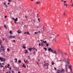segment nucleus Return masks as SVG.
<instances>
[{
    "mask_svg": "<svg viewBox=\"0 0 73 73\" xmlns=\"http://www.w3.org/2000/svg\"><path fill=\"white\" fill-rule=\"evenodd\" d=\"M50 50L51 51V52L55 54L56 55V54L57 53V52H56V50H54L53 51V50L51 49V48H48V51H50Z\"/></svg>",
    "mask_w": 73,
    "mask_h": 73,
    "instance_id": "f257e3e1",
    "label": "nucleus"
},
{
    "mask_svg": "<svg viewBox=\"0 0 73 73\" xmlns=\"http://www.w3.org/2000/svg\"><path fill=\"white\" fill-rule=\"evenodd\" d=\"M1 48L2 51H3V52H5V48H4V47H3V45H1Z\"/></svg>",
    "mask_w": 73,
    "mask_h": 73,
    "instance_id": "f03ea898",
    "label": "nucleus"
},
{
    "mask_svg": "<svg viewBox=\"0 0 73 73\" xmlns=\"http://www.w3.org/2000/svg\"><path fill=\"white\" fill-rule=\"evenodd\" d=\"M72 65H70L69 66V68L70 69V71L72 73H73V72L72 71Z\"/></svg>",
    "mask_w": 73,
    "mask_h": 73,
    "instance_id": "7ed1b4c3",
    "label": "nucleus"
},
{
    "mask_svg": "<svg viewBox=\"0 0 73 73\" xmlns=\"http://www.w3.org/2000/svg\"><path fill=\"white\" fill-rule=\"evenodd\" d=\"M0 60L1 61H5V59L1 57H0Z\"/></svg>",
    "mask_w": 73,
    "mask_h": 73,
    "instance_id": "20e7f679",
    "label": "nucleus"
},
{
    "mask_svg": "<svg viewBox=\"0 0 73 73\" xmlns=\"http://www.w3.org/2000/svg\"><path fill=\"white\" fill-rule=\"evenodd\" d=\"M60 71L61 72V73H62V72L63 73H64V72H65V70H64V69L62 68L60 70Z\"/></svg>",
    "mask_w": 73,
    "mask_h": 73,
    "instance_id": "39448f33",
    "label": "nucleus"
},
{
    "mask_svg": "<svg viewBox=\"0 0 73 73\" xmlns=\"http://www.w3.org/2000/svg\"><path fill=\"white\" fill-rule=\"evenodd\" d=\"M66 2V1H64L63 2L64 4V6H66V7H67L68 5L67 4H65Z\"/></svg>",
    "mask_w": 73,
    "mask_h": 73,
    "instance_id": "423d86ee",
    "label": "nucleus"
},
{
    "mask_svg": "<svg viewBox=\"0 0 73 73\" xmlns=\"http://www.w3.org/2000/svg\"><path fill=\"white\" fill-rule=\"evenodd\" d=\"M57 73H61V70H57Z\"/></svg>",
    "mask_w": 73,
    "mask_h": 73,
    "instance_id": "0eeeda50",
    "label": "nucleus"
},
{
    "mask_svg": "<svg viewBox=\"0 0 73 73\" xmlns=\"http://www.w3.org/2000/svg\"><path fill=\"white\" fill-rule=\"evenodd\" d=\"M63 17H65L66 16V13H65V11H64L63 13Z\"/></svg>",
    "mask_w": 73,
    "mask_h": 73,
    "instance_id": "6e6552de",
    "label": "nucleus"
},
{
    "mask_svg": "<svg viewBox=\"0 0 73 73\" xmlns=\"http://www.w3.org/2000/svg\"><path fill=\"white\" fill-rule=\"evenodd\" d=\"M9 37L10 38H15V36H10Z\"/></svg>",
    "mask_w": 73,
    "mask_h": 73,
    "instance_id": "1a4fd4ad",
    "label": "nucleus"
},
{
    "mask_svg": "<svg viewBox=\"0 0 73 73\" xmlns=\"http://www.w3.org/2000/svg\"><path fill=\"white\" fill-rule=\"evenodd\" d=\"M36 4H41V1L39 2H36Z\"/></svg>",
    "mask_w": 73,
    "mask_h": 73,
    "instance_id": "9d476101",
    "label": "nucleus"
},
{
    "mask_svg": "<svg viewBox=\"0 0 73 73\" xmlns=\"http://www.w3.org/2000/svg\"><path fill=\"white\" fill-rule=\"evenodd\" d=\"M22 66L23 67H24L25 68H26V67L25 66V64H23V65H22Z\"/></svg>",
    "mask_w": 73,
    "mask_h": 73,
    "instance_id": "9b49d317",
    "label": "nucleus"
},
{
    "mask_svg": "<svg viewBox=\"0 0 73 73\" xmlns=\"http://www.w3.org/2000/svg\"><path fill=\"white\" fill-rule=\"evenodd\" d=\"M41 46H44V43L42 42V43H41Z\"/></svg>",
    "mask_w": 73,
    "mask_h": 73,
    "instance_id": "f8f14e48",
    "label": "nucleus"
},
{
    "mask_svg": "<svg viewBox=\"0 0 73 73\" xmlns=\"http://www.w3.org/2000/svg\"><path fill=\"white\" fill-rule=\"evenodd\" d=\"M67 62H70V61H69V59H68H68H67Z\"/></svg>",
    "mask_w": 73,
    "mask_h": 73,
    "instance_id": "ddd939ff",
    "label": "nucleus"
},
{
    "mask_svg": "<svg viewBox=\"0 0 73 73\" xmlns=\"http://www.w3.org/2000/svg\"><path fill=\"white\" fill-rule=\"evenodd\" d=\"M15 60H16V61H15V62H17V58H15Z\"/></svg>",
    "mask_w": 73,
    "mask_h": 73,
    "instance_id": "4468645a",
    "label": "nucleus"
},
{
    "mask_svg": "<svg viewBox=\"0 0 73 73\" xmlns=\"http://www.w3.org/2000/svg\"><path fill=\"white\" fill-rule=\"evenodd\" d=\"M32 48H30L29 49V51H30V52H31V50H32Z\"/></svg>",
    "mask_w": 73,
    "mask_h": 73,
    "instance_id": "2eb2a0df",
    "label": "nucleus"
},
{
    "mask_svg": "<svg viewBox=\"0 0 73 73\" xmlns=\"http://www.w3.org/2000/svg\"><path fill=\"white\" fill-rule=\"evenodd\" d=\"M18 62L20 64H21V60H18Z\"/></svg>",
    "mask_w": 73,
    "mask_h": 73,
    "instance_id": "dca6fc26",
    "label": "nucleus"
},
{
    "mask_svg": "<svg viewBox=\"0 0 73 73\" xmlns=\"http://www.w3.org/2000/svg\"><path fill=\"white\" fill-rule=\"evenodd\" d=\"M15 21H17V18H16L15 19V20H14Z\"/></svg>",
    "mask_w": 73,
    "mask_h": 73,
    "instance_id": "f3484780",
    "label": "nucleus"
},
{
    "mask_svg": "<svg viewBox=\"0 0 73 73\" xmlns=\"http://www.w3.org/2000/svg\"><path fill=\"white\" fill-rule=\"evenodd\" d=\"M25 51H26V52H25V53H28V51L27 50H25Z\"/></svg>",
    "mask_w": 73,
    "mask_h": 73,
    "instance_id": "a211bd4d",
    "label": "nucleus"
},
{
    "mask_svg": "<svg viewBox=\"0 0 73 73\" xmlns=\"http://www.w3.org/2000/svg\"><path fill=\"white\" fill-rule=\"evenodd\" d=\"M65 69H66V70H67V68H66L67 67V64H66L65 65Z\"/></svg>",
    "mask_w": 73,
    "mask_h": 73,
    "instance_id": "6ab92c4d",
    "label": "nucleus"
},
{
    "mask_svg": "<svg viewBox=\"0 0 73 73\" xmlns=\"http://www.w3.org/2000/svg\"><path fill=\"white\" fill-rule=\"evenodd\" d=\"M44 49L45 50V51H46V50H47V48H44Z\"/></svg>",
    "mask_w": 73,
    "mask_h": 73,
    "instance_id": "aec40b11",
    "label": "nucleus"
},
{
    "mask_svg": "<svg viewBox=\"0 0 73 73\" xmlns=\"http://www.w3.org/2000/svg\"><path fill=\"white\" fill-rule=\"evenodd\" d=\"M10 33L11 35H12V31H10Z\"/></svg>",
    "mask_w": 73,
    "mask_h": 73,
    "instance_id": "412c9836",
    "label": "nucleus"
},
{
    "mask_svg": "<svg viewBox=\"0 0 73 73\" xmlns=\"http://www.w3.org/2000/svg\"><path fill=\"white\" fill-rule=\"evenodd\" d=\"M54 62H52V65H54Z\"/></svg>",
    "mask_w": 73,
    "mask_h": 73,
    "instance_id": "4be33fe9",
    "label": "nucleus"
},
{
    "mask_svg": "<svg viewBox=\"0 0 73 73\" xmlns=\"http://www.w3.org/2000/svg\"><path fill=\"white\" fill-rule=\"evenodd\" d=\"M17 32H18V33H21V32L20 31H18Z\"/></svg>",
    "mask_w": 73,
    "mask_h": 73,
    "instance_id": "5701e85b",
    "label": "nucleus"
},
{
    "mask_svg": "<svg viewBox=\"0 0 73 73\" xmlns=\"http://www.w3.org/2000/svg\"><path fill=\"white\" fill-rule=\"evenodd\" d=\"M40 18H38V21L39 22H40Z\"/></svg>",
    "mask_w": 73,
    "mask_h": 73,
    "instance_id": "b1692460",
    "label": "nucleus"
},
{
    "mask_svg": "<svg viewBox=\"0 0 73 73\" xmlns=\"http://www.w3.org/2000/svg\"><path fill=\"white\" fill-rule=\"evenodd\" d=\"M43 42L44 43H46V40H45V41H43Z\"/></svg>",
    "mask_w": 73,
    "mask_h": 73,
    "instance_id": "393cba45",
    "label": "nucleus"
},
{
    "mask_svg": "<svg viewBox=\"0 0 73 73\" xmlns=\"http://www.w3.org/2000/svg\"><path fill=\"white\" fill-rule=\"evenodd\" d=\"M23 48H24V49H26V47L25 46H23Z\"/></svg>",
    "mask_w": 73,
    "mask_h": 73,
    "instance_id": "a878e982",
    "label": "nucleus"
},
{
    "mask_svg": "<svg viewBox=\"0 0 73 73\" xmlns=\"http://www.w3.org/2000/svg\"><path fill=\"white\" fill-rule=\"evenodd\" d=\"M37 33H38L37 32H35V35H36V34H37Z\"/></svg>",
    "mask_w": 73,
    "mask_h": 73,
    "instance_id": "bb28decb",
    "label": "nucleus"
},
{
    "mask_svg": "<svg viewBox=\"0 0 73 73\" xmlns=\"http://www.w3.org/2000/svg\"><path fill=\"white\" fill-rule=\"evenodd\" d=\"M27 35H29L30 34L29 32H27Z\"/></svg>",
    "mask_w": 73,
    "mask_h": 73,
    "instance_id": "cd10ccee",
    "label": "nucleus"
},
{
    "mask_svg": "<svg viewBox=\"0 0 73 73\" xmlns=\"http://www.w3.org/2000/svg\"><path fill=\"white\" fill-rule=\"evenodd\" d=\"M5 42H8V41L7 40V39H5Z\"/></svg>",
    "mask_w": 73,
    "mask_h": 73,
    "instance_id": "c85d7f7f",
    "label": "nucleus"
},
{
    "mask_svg": "<svg viewBox=\"0 0 73 73\" xmlns=\"http://www.w3.org/2000/svg\"><path fill=\"white\" fill-rule=\"evenodd\" d=\"M4 27H5V28H7V26L6 25H4Z\"/></svg>",
    "mask_w": 73,
    "mask_h": 73,
    "instance_id": "c756f323",
    "label": "nucleus"
},
{
    "mask_svg": "<svg viewBox=\"0 0 73 73\" xmlns=\"http://www.w3.org/2000/svg\"><path fill=\"white\" fill-rule=\"evenodd\" d=\"M12 0H8V2H11Z\"/></svg>",
    "mask_w": 73,
    "mask_h": 73,
    "instance_id": "7c9ffc66",
    "label": "nucleus"
},
{
    "mask_svg": "<svg viewBox=\"0 0 73 73\" xmlns=\"http://www.w3.org/2000/svg\"><path fill=\"white\" fill-rule=\"evenodd\" d=\"M63 61H66V59H65V58H64L63 59Z\"/></svg>",
    "mask_w": 73,
    "mask_h": 73,
    "instance_id": "2f4dec72",
    "label": "nucleus"
},
{
    "mask_svg": "<svg viewBox=\"0 0 73 73\" xmlns=\"http://www.w3.org/2000/svg\"><path fill=\"white\" fill-rule=\"evenodd\" d=\"M3 4L5 5H6V3H3Z\"/></svg>",
    "mask_w": 73,
    "mask_h": 73,
    "instance_id": "473e14b6",
    "label": "nucleus"
},
{
    "mask_svg": "<svg viewBox=\"0 0 73 73\" xmlns=\"http://www.w3.org/2000/svg\"><path fill=\"white\" fill-rule=\"evenodd\" d=\"M9 69H10V70H12V68L11 67L9 68Z\"/></svg>",
    "mask_w": 73,
    "mask_h": 73,
    "instance_id": "72a5a7b5",
    "label": "nucleus"
},
{
    "mask_svg": "<svg viewBox=\"0 0 73 73\" xmlns=\"http://www.w3.org/2000/svg\"><path fill=\"white\" fill-rule=\"evenodd\" d=\"M46 46H49V44H46Z\"/></svg>",
    "mask_w": 73,
    "mask_h": 73,
    "instance_id": "f704fd0d",
    "label": "nucleus"
},
{
    "mask_svg": "<svg viewBox=\"0 0 73 73\" xmlns=\"http://www.w3.org/2000/svg\"><path fill=\"white\" fill-rule=\"evenodd\" d=\"M32 49H33V50H34L36 49V48H34V47H33L32 48Z\"/></svg>",
    "mask_w": 73,
    "mask_h": 73,
    "instance_id": "c9c22d12",
    "label": "nucleus"
},
{
    "mask_svg": "<svg viewBox=\"0 0 73 73\" xmlns=\"http://www.w3.org/2000/svg\"><path fill=\"white\" fill-rule=\"evenodd\" d=\"M7 50L8 51H9V48H7Z\"/></svg>",
    "mask_w": 73,
    "mask_h": 73,
    "instance_id": "e433bc0d",
    "label": "nucleus"
},
{
    "mask_svg": "<svg viewBox=\"0 0 73 73\" xmlns=\"http://www.w3.org/2000/svg\"><path fill=\"white\" fill-rule=\"evenodd\" d=\"M12 19L14 20V21H15V18H12Z\"/></svg>",
    "mask_w": 73,
    "mask_h": 73,
    "instance_id": "4c0bfd02",
    "label": "nucleus"
},
{
    "mask_svg": "<svg viewBox=\"0 0 73 73\" xmlns=\"http://www.w3.org/2000/svg\"><path fill=\"white\" fill-rule=\"evenodd\" d=\"M64 54L65 55H66L67 54V53H65Z\"/></svg>",
    "mask_w": 73,
    "mask_h": 73,
    "instance_id": "58836bf2",
    "label": "nucleus"
},
{
    "mask_svg": "<svg viewBox=\"0 0 73 73\" xmlns=\"http://www.w3.org/2000/svg\"><path fill=\"white\" fill-rule=\"evenodd\" d=\"M4 66H1V68H3V67Z\"/></svg>",
    "mask_w": 73,
    "mask_h": 73,
    "instance_id": "ea45409f",
    "label": "nucleus"
},
{
    "mask_svg": "<svg viewBox=\"0 0 73 73\" xmlns=\"http://www.w3.org/2000/svg\"><path fill=\"white\" fill-rule=\"evenodd\" d=\"M71 7H73V3L71 5Z\"/></svg>",
    "mask_w": 73,
    "mask_h": 73,
    "instance_id": "a19ab883",
    "label": "nucleus"
},
{
    "mask_svg": "<svg viewBox=\"0 0 73 73\" xmlns=\"http://www.w3.org/2000/svg\"><path fill=\"white\" fill-rule=\"evenodd\" d=\"M0 51L1 52H2V51H1V48H0Z\"/></svg>",
    "mask_w": 73,
    "mask_h": 73,
    "instance_id": "79ce46f5",
    "label": "nucleus"
},
{
    "mask_svg": "<svg viewBox=\"0 0 73 73\" xmlns=\"http://www.w3.org/2000/svg\"><path fill=\"white\" fill-rule=\"evenodd\" d=\"M54 69H55V70H56V68L55 67V68H54Z\"/></svg>",
    "mask_w": 73,
    "mask_h": 73,
    "instance_id": "37998d69",
    "label": "nucleus"
},
{
    "mask_svg": "<svg viewBox=\"0 0 73 73\" xmlns=\"http://www.w3.org/2000/svg\"><path fill=\"white\" fill-rule=\"evenodd\" d=\"M9 73H11V72L10 71H9Z\"/></svg>",
    "mask_w": 73,
    "mask_h": 73,
    "instance_id": "c03bdc74",
    "label": "nucleus"
},
{
    "mask_svg": "<svg viewBox=\"0 0 73 73\" xmlns=\"http://www.w3.org/2000/svg\"><path fill=\"white\" fill-rule=\"evenodd\" d=\"M5 6L6 7H8V6L6 5H5Z\"/></svg>",
    "mask_w": 73,
    "mask_h": 73,
    "instance_id": "a18cd8bd",
    "label": "nucleus"
},
{
    "mask_svg": "<svg viewBox=\"0 0 73 73\" xmlns=\"http://www.w3.org/2000/svg\"><path fill=\"white\" fill-rule=\"evenodd\" d=\"M11 72H12V73H14V72H13V70H12Z\"/></svg>",
    "mask_w": 73,
    "mask_h": 73,
    "instance_id": "49530a36",
    "label": "nucleus"
},
{
    "mask_svg": "<svg viewBox=\"0 0 73 73\" xmlns=\"http://www.w3.org/2000/svg\"><path fill=\"white\" fill-rule=\"evenodd\" d=\"M10 66V65L9 64H8V66Z\"/></svg>",
    "mask_w": 73,
    "mask_h": 73,
    "instance_id": "de8ad7c7",
    "label": "nucleus"
},
{
    "mask_svg": "<svg viewBox=\"0 0 73 73\" xmlns=\"http://www.w3.org/2000/svg\"><path fill=\"white\" fill-rule=\"evenodd\" d=\"M14 42H15V40H13Z\"/></svg>",
    "mask_w": 73,
    "mask_h": 73,
    "instance_id": "09e8293b",
    "label": "nucleus"
},
{
    "mask_svg": "<svg viewBox=\"0 0 73 73\" xmlns=\"http://www.w3.org/2000/svg\"><path fill=\"white\" fill-rule=\"evenodd\" d=\"M7 17V16H6L5 17V18H6V17Z\"/></svg>",
    "mask_w": 73,
    "mask_h": 73,
    "instance_id": "8fccbe9b",
    "label": "nucleus"
},
{
    "mask_svg": "<svg viewBox=\"0 0 73 73\" xmlns=\"http://www.w3.org/2000/svg\"><path fill=\"white\" fill-rule=\"evenodd\" d=\"M46 66H47V67H48L49 66L48 65H47V64H46Z\"/></svg>",
    "mask_w": 73,
    "mask_h": 73,
    "instance_id": "3c124183",
    "label": "nucleus"
},
{
    "mask_svg": "<svg viewBox=\"0 0 73 73\" xmlns=\"http://www.w3.org/2000/svg\"><path fill=\"white\" fill-rule=\"evenodd\" d=\"M14 23H15L16 24L17 23V22H16V21H15V22H14Z\"/></svg>",
    "mask_w": 73,
    "mask_h": 73,
    "instance_id": "603ef678",
    "label": "nucleus"
},
{
    "mask_svg": "<svg viewBox=\"0 0 73 73\" xmlns=\"http://www.w3.org/2000/svg\"><path fill=\"white\" fill-rule=\"evenodd\" d=\"M39 46H40V43H39Z\"/></svg>",
    "mask_w": 73,
    "mask_h": 73,
    "instance_id": "864d4df0",
    "label": "nucleus"
},
{
    "mask_svg": "<svg viewBox=\"0 0 73 73\" xmlns=\"http://www.w3.org/2000/svg\"><path fill=\"white\" fill-rule=\"evenodd\" d=\"M70 2H71V3H72V0H71Z\"/></svg>",
    "mask_w": 73,
    "mask_h": 73,
    "instance_id": "5fc2aeb1",
    "label": "nucleus"
},
{
    "mask_svg": "<svg viewBox=\"0 0 73 73\" xmlns=\"http://www.w3.org/2000/svg\"><path fill=\"white\" fill-rule=\"evenodd\" d=\"M4 40H5V38H3V41H4Z\"/></svg>",
    "mask_w": 73,
    "mask_h": 73,
    "instance_id": "6e6d98bb",
    "label": "nucleus"
},
{
    "mask_svg": "<svg viewBox=\"0 0 73 73\" xmlns=\"http://www.w3.org/2000/svg\"><path fill=\"white\" fill-rule=\"evenodd\" d=\"M27 32H25V33H24V34H26V33H27Z\"/></svg>",
    "mask_w": 73,
    "mask_h": 73,
    "instance_id": "4d7b16f0",
    "label": "nucleus"
},
{
    "mask_svg": "<svg viewBox=\"0 0 73 73\" xmlns=\"http://www.w3.org/2000/svg\"><path fill=\"white\" fill-rule=\"evenodd\" d=\"M36 15H37V16H38V14H36Z\"/></svg>",
    "mask_w": 73,
    "mask_h": 73,
    "instance_id": "13d9d810",
    "label": "nucleus"
},
{
    "mask_svg": "<svg viewBox=\"0 0 73 73\" xmlns=\"http://www.w3.org/2000/svg\"><path fill=\"white\" fill-rule=\"evenodd\" d=\"M0 65H2V64H1V63H0Z\"/></svg>",
    "mask_w": 73,
    "mask_h": 73,
    "instance_id": "bf43d9fd",
    "label": "nucleus"
},
{
    "mask_svg": "<svg viewBox=\"0 0 73 73\" xmlns=\"http://www.w3.org/2000/svg\"><path fill=\"white\" fill-rule=\"evenodd\" d=\"M40 41H42V40H40Z\"/></svg>",
    "mask_w": 73,
    "mask_h": 73,
    "instance_id": "052dcab7",
    "label": "nucleus"
},
{
    "mask_svg": "<svg viewBox=\"0 0 73 73\" xmlns=\"http://www.w3.org/2000/svg\"><path fill=\"white\" fill-rule=\"evenodd\" d=\"M3 65H4V63H2Z\"/></svg>",
    "mask_w": 73,
    "mask_h": 73,
    "instance_id": "680f3d73",
    "label": "nucleus"
},
{
    "mask_svg": "<svg viewBox=\"0 0 73 73\" xmlns=\"http://www.w3.org/2000/svg\"><path fill=\"white\" fill-rule=\"evenodd\" d=\"M43 65H44V66H45V65H46V64H44Z\"/></svg>",
    "mask_w": 73,
    "mask_h": 73,
    "instance_id": "e2e57ef3",
    "label": "nucleus"
},
{
    "mask_svg": "<svg viewBox=\"0 0 73 73\" xmlns=\"http://www.w3.org/2000/svg\"><path fill=\"white\" fill-rule=\"evenodd\" d=\"M5 68H7V66H5Z\"/></svg>",
    "mask_w": 73,
    "mask_h": 73,
    "instance_id": "0e129e2a",
    "label": "nucleus"
},
{
    "mask_svg": "<svg viewBox=\"0 0 73 73\" xmlns=\"http://www.w3.org/2000/svg\"><path fill=\"white\" fill-rule=\"evenodd\" d=\"M33 21H34V22H35V20H33Z\"/></svg>",
    "mask_w": 73,
    "mask_h": 73,
    "instance_id": "69168bd1",
    "label": "nucleus"
},
{
    "mask_svg": "<svg viewBox=\"0 0 73 73\" xmlns=\"http://www.w3.org/2000/svg\"><path fill=\"white\" fill-rule=\"evenodd\" d=\"M54 42H56V40H55L54 41Z\"/></svg>",
    "mask_w": 73,
    "mask_h": 73,
    "instance_id": "338daca9",
    "label": "nucleus"
},
{
    "mask_svg": "<svg viewBox=\"0 0 73 73\" xmlns=\"http://www.w3.org/2000/svg\"><path fill=\"white\" fill-rule=\"evenodd\" d=\"M21 73L20 72H18V73Z\"/></svg>",
    "mask_w": 73,
    "mask_h": 73,
    "instance_id": "774afa93",
    "label": "nucleus"
}]
</instances>
